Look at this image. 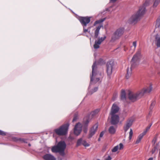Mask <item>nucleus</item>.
Masks as SVG:
<instances>
[{"mask_svg": "<svg viewBox=\"0 0 160 160\" xmlns=\"http://www.w3.org/2000/svg\"><path fill=\"white\" fill-rule=\"evenodd\" d=\"M105 20V19L104 18V19H101L95 22L94 24V26H95L96 24L98 23H100L103 22L104 20Z\"/></svg>", "mask_w": 160, "mask_h": 160, "instance_id": "obj_32", "label": "nucleus"}, {"mask_svg": "<svg viewBox=\"0 0 160 160\" xmlns=\"http://www.w3.org/2000/svg\"><path fill=\"white\" fill-rule=\"evenodd\" d=\"M133 122V120L132 119H129L126 122L123 128L125 133H126L129 128L131 126Z\"/></svg>", "mask_w": 160, "mask_h": 160, "instance_id": "obj_13", "label": "nucleus"}, {"mask_svg": "<svg viewBox=\"0 0 160 160\" xmlns=\"http://www.w3.org/2000/svg\"><path fill=\"white\" fill-rule=\"evenodd\" d=\"M99 112V110H96L91 113V114L92 116H93L95 115L96 114H97Z\"/></svg>", "mask_w": 160, "mask_h": 160, "instance_id": "obj_34", "label": "nucleus"}, {"mask_svg": "<svg viewBox=\"0 0 160 160\" xmlns=\"http://www.w3.org/2000/svg\"><path fill=\"white\" fill-rule=\"evenodd\" d=\"M102 25H100L98 26L95 31L94 37L96 38L98 37L99 32V31L101 27H102Z\"/></svg>", "mask_w": 160, "mask_h": 160, "instance_id": "obj_20", "label": "nucleus"}, {"mask_svg": "<svg viewBox=\"0 0 160 160\" xmlns=\"http://www.w3.org/2000/svg\"><path fill=\"white\" fill-rule=\"evenodd\" d=\"M98 127V124L96 123L90 130L89 133L88 135V138H91L95 133Z\"/></svg>", "mask_w": 160, "mask_h": 160, "instance_id": "obj_14", "label": "nucleus"}, {"mask_svg": "<svg viewBox=\"0 0 160 160\" xmlns=\"http://www.w3.org/2000/svg\"><path fill=\"white\" fill-rule=\"evenodd\" d=\"M137 42L136 41H134L132 43L133 46L134 47V49H135L137 46Z\"/></svg>", "mask_w": 160, "mask_h": 160, "instance_id": "obj_40", "label": "nucleus"}, {"mask_svg": "<svg viewBox=\"0 0 160 160\" xmlns=\"http://www.w3.org/2000/svg\"><path fill=\"white\" fill-rule=\"evenodd\" d=\"M156 45L157 47H160V37L157 40Z\"/></svg>", "mask_w": 160, "mask_h": 160, "instance_id": "obj_36", "label": "nucleus"}, {"mask_svg": "<svg viewBox=\"0 0 160 160\" xmlns=\"http://www.w3.org/2000/svg\"><path fill=\"white\" fill-rule=\"evenodd\" d=\"M154 2L153 5V8H155L157 6L160 2V0H154Z\"/></svg>", "mask_w": 160, "mask_h": 160, "instance_id": "obj_30", "label": "nucleus"}, {"mask_svg": "<svg viewBox=\"0 0 160 160\" xmlns=\"http://www.w3.org/2000/svg\"><path fill=\"white\" fill-rule=\"evenodd\" d=\"M94 56L95 57V54H94Z\"/></svg>", "mask_w": 160, "mask_h": 160, "instance_id": "obj_47", "label": "nucleus"}, {"mask_svg": "<svg viewBox=\"0 0 160 160\" xmlns=\"http://www.w3.org/2000/svg\"><path fill=\"white\" fill-rule=\"evenodd\" d=\"M96 66V62H95L92 66V75L90 77L91 80L90 85L88 87L89 90H90L91 88L92 85L96 83L100 80L99 76L100 75L97 72Z\"/></svg>", "mask_w": 160, "mask_h": 160, "instance_id": "obj_3", "label": "nucleus"}, {"mask_svg": "<svg viewBox=\"0 0 160 160\" xmlns=\"http://www.w3.org/2000/svg\"><path fill=\"white\" fill-rule=\"evenodd\" d=\"M148 160H153V158L152 157L150 158Z\"/></svg>", "mask_w": 160, "mask_h": 160, "instance_id": "obj_43", "label": "nucleus"}, {"mask_svg": "<svg viewBox=\"0 0 160 160\" xmlns=\"http://www.w3.org/2000/svg\"><path fill=\"white\" fill-rule=\"evenodd\" d=\"M89 122V120L88 118H86L84 119L83 123L85 127H87Z\"/></svg>", "mask_w": 160, "mask_h": 160, "instance_id": "obj_26", "label": "nucleus"}, {"mask_svg": "<svg viewBox=\"0 0 160 160\" xmlns=\"http://www.w3.org/2000/svg\"><path fill=\"white\" fill-rule=\"evenodd\" d=\"M121 99L123 100H125L126 98V92L124 90H122L121 92Z\"/></svg>", "mask_w": 160, "mask_h": 160, "instance_id": "obj_23", "label": "nucleus"}, {"mask_svg": "<svg viewBox=\"0 0 160 160\" xmlns=\"http://www.w3.org/2000/svg\"><path fill=\"white\" fill-rule=\"evenodd\" d=\"M108 131L111 134H114L115 133L116 131V128L113 126H110L109 129Z\"/></svg>", "mask_w": 160, "mask_h": 160, "instance_id": "obj_21", "label": "nucleus"}, {"mask_svg": "<svg viewBox=\"0 0 160 160\" xmlns=\"http://www.w3.org/2000/svg\"><path fill=\"white\" fill-rule=\"evenodd\" d=\"M124 31L125 28L123 27H120L117 29L112 36V40L114 41L119 39L123 35Z\"/></svg>", "mask_w": 160, "mask_h": 160, "instance_id": "obj_8", "label": "nucleus"}, {"mask_svg": "<svg viewBox=\"0 0 160 160\" xmlns=\"http://www.w3.org/2000/svg\"><path fill=\"white\" fill-rule=\"evenodd\" d=\"M111 115V122L112 124L115 125L119 122V117L117 114H110Z\"/></svg>", "mask_w": 160, "mask_h": 160, "instance_id": "obj_11", "label": "nucleus"}, {"mask_svg": "<svg viewBox=\"0 0 160 160\" xmlns=\"http://www.w3.org/2000/svg\"><path fill=\"white\" fill-rule=\"evenodd\" d=\"M152 0H146L143 4V5L140 8H142L143 7H144L146 9L145 7L148 6L152 2Z\"/></svg>", "mask_w": 160, "mask_h": 160, "instance_id": "obj_22", "label": "nucleus"}, {"mask_svg": "<svg viewBox=\"0 0 160 160\" xmlns=\"http://www.w3.org/2000/svg\"><path fill=\"white\" fill-rule=\"evenodd\" d=\"M82 145L86 147H88L90 145L87 142L84 140H83V143Z\"/></svg>", "mask_w": 160, "mask_h": 160, "instance_id": "obj_35", "label": "nucleus"}, {"mask_svg": "<svg viewBox=\"0 0 160 160\" xmlns=\"http://www.w3.org/2000/svg\"><path fill=\"white\" fill-rule=\"evenodd\" d=\"M112 159V158L111 157L108 155L107 157L105 158V160H111Z\"/></svg>", "mask_w": 160, "mask_h": 160, "instance_id": "obj_39", "label": "nucleus"}, {"mask_svg": "<svg viewBox=\"0 0 160 160\" xmlns=\"http://www.w3.org/2000/svg\"><path fill=\"white\" fill-rule=\"evenodd\" d=\"M152 124H150L149 125H148L147 128H146V130L144 131L143 132H145L146 131V133L147 132L149 129L150 127H151V126L152 125Z\"/></svg>", "mask_w": 160, "mask_h": 160, "instance_id": "obj_37", "label": "nucleus"}, {"mask_svg": "<svg viewBox=\"0 0 160 160\" xmlns=\"http://www.w3.org/2000/svg\"><path fill=\"white\" fill-rule=\"evenodd\" d=\"M66 148V144L65 142L64 141H61L58 143L57 145L52 147L51 150L53 152H58L61 155L64 156Z\"/></svg>", "mask_w": 160, "mask_h": 160, "instance_id": "obj_4", "label": "nucleus"}, {"mask_svg": "<svg viewBox=\"0 0 160 160\" xmlns=\"http://www.w3.org/2000/svg\"><path fill=\"white\" fill-rule=\"evenodd\" d=\"M152 85H150L149 87L144 88L139 90L140 92L142 93L143 96L144 94L150 92L152 91Z\"/></svg>", "mask_w": 160, "mask_h": 160, "instance_id": "obj_15", "label": "nucleus"}, {"mask_svg": "<svg viewBox=\"0 0 160 160\" xmlns=\"http://www.w3.org/2000/svg\"><path fill=\"white\" fill-rule=\"evenodd\" d=\"M90 17H80L78 19L82 25L83 27V31L84 33H86L87 32L90 33V31H89V29H90V28L88 27L87 28H86L87 24H88L90 21Z\"/></svg>", "mask_w": 160, "mask_h": 160, "instance_id": "obj_7", "label": "nucleus"}, {"mask_svg": "<svg viewBox=\"0 0 160 160\" xmlns=\"http://www.w3.org/2000/svg\"><path fill=\"white\" fill-rule=\"evenodd\" d=\"M123 145L122 143L119 144V146L117 145L114 147L112 149V151L113 152H117L118 149L122 150L123 149Z\"/></svg>", "mask_w": 160, "mask_h": 160, "instance_id": "obj_18", "label": "nucleus"}, {"mask_svg": "<svg viewBox=\"0 0 160 160\" xmlns=\"http://www.w3.org/2000/svg\"><path fill=\"white\" fill-rule=\"evenodd\" d=\"M43 158L44 160H56L55 158L50 154H46L44 155Z\"/></svg>", "mask_w": 160, "mask_h": 160, "instance_id": "obj_17", "label": "nucleus"}, {"mask_svg": "<svg viewBox=\"0 0 160 160\" xmlns=\"http://www.w3.org/2000/svg\"><path fill=\"white\" fill-rule=\"evenodd\" d=\"M82 125L81 123L79 122L77 123L75 126L74 132V134L77 135H78L81 133L82 130Z\"/></svg>", "mask_w": 160, "mask_h": 160, "instance_id": "obj_12", "label": "nucleus"}, {"mask_svg": "<svg viewBox=\"0 0 160 160\" xmlns=\"http://www.w3.org/2000/svg\"><path fill=\"white\" fill-rule=\"evenodd\" d=\"M114 64L112 62L110 61L107 64V72L109 78H111L112 71L113 69Z\"/></svg>", "mask_w": 160, "mask_h": 160, "instance_id": "obj_10", "label": "nucleus"}, {"mask_svg": "<svg viewBox=\"0 0 160 160\" xmlns=\"http://www.w3.org/2000/svg\"><path fill=\"white\" fill-rule=\"evenodd\" d=\"M77 119V117L76 116H75L73 118V120H72V122H74L76 121Z\"/></svg>", "mask_w": 160, "mask_h": 160, "instance_id": "obj_42", "label": "nucleus"}, {"mask_svg": "<svg viewBox=\"0 0 160 160\" xmlns=\"http://www.w3.org/2000/svg\"><path fill=\"white\" fill-rule=\"evenodd\" d=\"M119 109V107L116 103H114L111 108L110 114H117Z\"/></svg>", "mask_w": 160, "mask_h": 160, "instance_id": "obj_16", "label": "nucleus"}, {"mask_svg": "<svg viewBox=\"0 0 160 160\" xmlns=\"http://www.w3.org/2000/svg\"><path fill=\"white\" fill-rule=\"evenodd\" d=\"M133 131L132 128H130V132H129V140H131L132 139V135H133Z\"/></svg>", "mask_w": 160, "mask_h": 160, "instance_id": "obj_33", "label": "nucleus"}, {"mask_svg": "<svg viewBox=\"0 0 160 160\" xmlns=\"http://www.w3.org/2000/svg\"><path fill=\"white\" fill-rule=\"evenodd\" d=\"M59 160H62V159H59Z\"/></svg>", "mask_w": 160, "mask_h": 160, "instance_id": "obj_48", "label": "nucleus"}, {"mask_svg": "<svg viewBox=\"0 0 160 160\" xmlns=\"http://www.w3.org/2000/svg\"><path fill=\"white\" fill-rule=\"evenodd\" d=\"M69 126V124L66 123L62 125L60 128L55 129L54 131L58 135H65L67 133Z\"/></svg>", "mask_w": 160, "mask_h": 160, "instance_id": "obj_9", "label": "nucleus"}, {"mask_svg": "<svg viewBox=\"0 0 160 160\" xmlns=\"http://www.w3.org/2000/svg\"><path fill=\"white\" fill-rule=\"evenodd\" d=\"M101 44H99V42L97 41L96 40L95 44L94 45V48L95 49H98L99 47V45Z\"/></svg>", "mask_w": 160, "mask_h": 160, "instance_id": "obj_28", "label": "nucleus"}, {"mask_svg": "<svg viewBox=\"0 0 160 160\" xmlns=\"http://www.w3.org/2000/svg\"><path fill=\"white\" fill-rule=\"evenodd\" d=\"M127 93L129 99L133 102L136 101L142 97V93L140 92L139 90L135 92L128 90Z\"/></svg>", "mask_w": 160, "mask_h": 160, "instance_id": "obj_6", "label": "nucleus"}, {"mask_svg": "<svg viewBox=\"0 0 160 160\" xmlns=\"http://www.w3.org/2000/svg\"><path fill=\"white\" fill-rule=\"evenodd\" d=\"M155 104H156V102L155 101H153L152 102L150 105V111L149 113V115H150L151 114L152 110L153 109Z\"/></svg>", "mask_w": 160, "mask_h": 160, "instance_id": "obj_24", "label": "nucleus"}, {"mask_svg": "<svg viewBox=\"0 0 160 160\" xmlns=\"http://www.w3.org/2000/svg\"><path fill=\"white\" fill-rule=\"evenodd\" d=\"M6 134V133L0 130V135L2 136L5 135Z\"/></svg>", "mask_w": 160, "mask_h": 160, "instance_id": "obj_38", "label": "nucleus"}, {"mask_svg": "<svg viewBox=\"0 0 160 160\" xmlns=\"http://www.w3.org/2000/svg\"><path fill=\"white\" fill-rule=\"evenodd\" d=\"M155 150V149H154V150H153V149L152 150V153L153 154V153H154Z\"/></svg>", "mask_w": 160, "mask_h": 160, "instance_id": "obj_44", "label": "nucleus"}, {"mask_svg": "<svg viewBox=\"0 0 160 160\" xmlns=\"http://www.w3.org/2000/svg\"><path fill=\"white\" fill-rule=\"evenodd\" d=\"M66 148V144L65 142L64 141H61L58 143L57 145L52 147L51 150L53 152H58L61 155L64 156Z\"/></svg>", "mask_w": 160, "mask_h": 160, "instance_id": "obj_5", "label": "nucleus"}, {"mask_svg": "<svg viewBox=\"0 0 160 160\" xmlns=\"http://www.w3.org/2000/svg\"><path fill=\"white\" fill-rule=\"evenodd\" d=\"M83 140L82 138H80L78 139L77 141V146H78L82 145L83 143Z\"/></svg>", "mask_w": 160, "mask_h": 160, "instance_id": "obj_27", "label": "nucleus"}, {"mask_svg": "<svg viewBox=\"0 0 160 160\" xmlns=\"http://www.w3.org/2000/svg\"><path fill=\"white\" fill-rule=\"evenodd\" d=\"M146 131L143 132L142 133L140 134L138 137L137 140L136 142L135 143L136 144L139 143L141 139H142L143 136L146 134Z\"/></svg>", "mask_w": 160, "mask_h": 160, "instance_id": "obj_19", "label": "nucleus"}, {"mask_svg": "<svg viewBox=\"0 0 160 160\" xmlns=\"http://www.w3.org/2000/svg\"><path fill=\"white\" fill-rule=\"evenodd\" d=\"M106 38V37L105 36H104L103 37L99 38L97 41L99 42V44H101V43L105 40Z\"/></svg>", "mask_w": 160, "mask_h": 160, "instance_id": "obj_31", "label": "nucleus"}, {"mask_svg": "<svg viewBox=\"0 0 160 160\" xmlns=\"http://www.w3.org/2000/svg\"><path fill=\"white\" fill-rule=\"evenodd\" d=\"M13 140L15 141H21V142H24L25 143H27V142H26V140L24 139H22L21 138H19V139L17 138H13Z\"/></svg>", "mask_w": 160, "mask_h": 160, "instance_id": "obj_29", "label": "nucleus"}, {"mask_svg": "<svg viewBox=\"0 0 160 160\" xmlns=\"http://www.w3.org/2000/svg\"><path fill=\"white\" fill-rule=\"evenodd\" d=\"M98 90V88L97 87H96L94 88L93 89H92V91L89 92L87 94V95L92 94L94 92H96Z\"/></svg>", "mask_w": 160, "mask_h": 160, "instance_id": "obj_25", "label": "nucleus"}, {"mask_svg": "<svg viewBox=\"0 0 160 160\" xmlns=\"http://www.w3.org/2000/svg\"><path fill=\"white\" fill-rule=\"evenodd\" d=\"M101 138H100V137H99V138L98 139V141H100L101 140Z\"/></svg>", "mask_w": 160, "mask_h": 160, "instance_id": "obj_45", "label": "nucleus"}, {"mask_svg": "<svg viewBox=\"0 0 160 160\" xmlns=\"http://www.w3.org/2000/svg\"><path fill=\"white\" fill-rule=\"evenodd\" d=\"M141 58V51L140 50H138L133 56L132 58L131 61V66L130 68H128L127 69V74L126 76V77L127 79L131 75L132 69L134 68L138 65Z\"/></svg>", "mask_w": 160, "mask_h": 160, "instance_id": "obj_1", "label": "nucleus"}, {"mask_svg": "<svg viewBox=\"0 0 160 160\" xmlns=\"http://www.w3.org/2000/svg\"><path fill=\"white\" fill-rule=\"evenodd\" d=\"M104 132H105L104 131H102L100 133V136H99L100 138H102L103 137V136L104 133Z\"/></svg>", "mask_w": 160, "mask_h": 160, "instance_id": "obj_41", "label": "nucleus"}, {"mask_svg": "<svg viewBox=\"0 0 160 160\" xmlns=\"http://www.w3.org/2000/svg\"><path fill=\"white\" fill-rule=\"evenodd\" d=\"M145 12V9L144 7L140 8L137 13L133 14L129 18L128 21V23L131 24H136L139 20L140 17L144 15Z\"/></svg>", "mask_w": 160, "mask_h": 160, "instance_id": "obj_2", "label": "nucleus"}, {"mask_svg": "<svg viewBox=\"0 0 160 160\" xmlns=\"http://www.w3.org/2000/svg\"><path fill=\"white\" fill-rule=\"evenodd\" d=\"M28 145V146L29 147L31 146V145L30 143H29Z\"/></svg>", "mask_w": 160, "mask_h": 160, "instance_id": "obj_46", "label": "nucleus"}]
</instances>
